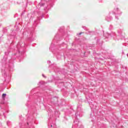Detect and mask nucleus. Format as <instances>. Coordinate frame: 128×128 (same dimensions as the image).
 Instances as JSON below:
<instances>
[{
	"instance_id": "f257e3e1",
	"label": "nucleus",
	"mask_w": 128,
	"mask_h": 128,
	"mask_svg": "<svg viewBox=\"0 0 128 128\" xmlns=\"http://www.w3.org/2000/svg\"><path fill=\"white\" fill-rule=\"evenodd\" d=\"M24 46H26V44L24 42L22 43L20 42H18L14 49V52L15 53L12 54V57L8 61L9 64H13L14 61L12 60H16V58H18L19 62H20V60H22L24 54V52H26V48H24Z\"/></svg>"
},
{
	"instance_id": "f03ea898",
	"label": "nucleus",
	"mask_w": 128,
	"mask_h": 128,
	"mask_svg": "<svg viewBox=\"0 0 128 128\" xmlns=\"http://www.w3.org/2000/svg\"><path fill=\"white\" fill-rule=\"evenodd\" d=\"M76 118L74 121V125L72 126V128H84V126L82 124V122L78 120V118H82L83 116L82 109V105L78 104L77 106V112L75 114Z\"/></svg>"
},
{
	"instance_id": "7ed1b4c3",
	"label": "nucleus",
	"mask_w": 128,
	"mask_h": 128,
	"mask_svg": "<svg viewBox=\"0 0 128 128\" xmlns=\"http://www.w3.org/2000/svg\"><path fill=\"white\" fill-rule=\"evenodd\" d=\"M14 68L13 65L4 64L2 68V75L6 78L5 80L7 82H10V76L8 74L10 72L12 71Z\"/></svg>"
},
{
	"instance_id": "20e7f679",
	"label": "nucleus",
	"mask_w": 128,
	"mask_h": 128,
	"mask_svg": "<svg viewBox=\"0 0 128 128\" xmlns=\"http://www.w3.org/2000/svg\"><path fill=\"white\" fill-rule=\"evenodd\" d=\"M104 37L106 38H108L109 40H110L112 38L115 40H118L124 38V36H122V31L121 30H118L116 34L114 32H112L110 34L106 33L104 34Z\"/></svg>"
},
{
	"instance_id": "39448f33",
	"label": "nucleus",
	"mask_w": 128,
	"mask_h": 128,
	"mask_svg": "<svg viewBox=\"0 0 128 128\" xmlns=\"http://www.w3.org/2000/svg\"><path fill=\"white\" fill-rule=\"evenodd\" d=\"M50 50H51V52H53V54H54L55 56H56L57 60H60L64 55L63 53H60V52H58V48H56V45H54V44L53 43L51 44Z\"/></svg>"
},
{
	"instance_id": "423d86ee",
	"label": "nucleus",
	"mask_w": 128,
	"mask_h": 128,
	"mask_svg": "<svg viewBox=\"0 0 128 128\" xmlns=\"http://www.w3.org/2000/svg\"><path fill=\"white\" fill-rule=\"evenodd\" d=\"M63 36H66V34H64V26H61L59 28V33H58L54 38V40H57V42H58V40H62V38Z\"/></svg>"
},
{
	"instance_id": "0eeeda50",
	"label": "nucleus",
	"mask_w": 128,
	"mask_h": 128,
	"mask_svg": "<svg viewBox=\"0 0 128 128\" xmlns=\"http://www.w3.org/2000/svg\"><path fill=\"white\" fill-rule=\"evenodd\" d=\"M46 108H48V114L50 116V118H54L58 114V111L56 110L54 108V107H47Z\"/></svg>"
},
{
	"instance_id": "6e6552de",
	"label": "nucleus",
	"mask_w": 128,
	"mask_h": 128,
	"mask_svg": "<svg viewBox=\"0 0 128 128\" xmlns=\"http://www.w3.org/2000/svg\"><path fill=\"white\" fill-rule=\"evenodd\" d=\"M25 34L27 36L28 40H31V42H34V30H31L28 29L25 32Z\"/></svg>"
},
{
	"instance_id": "1a4fd4ad",
	"label": "nucleus",
	"mask_w": 128,
	"mask_h": 128,
	"mask_svg": "<svg viewBox=\"0 0 128 128\" xmlns=\"http://www.w3.org/2000/svg\"><path fill=\"white\" fill-rule=\"evenodd\" d=\"M86 100L88 104H90V108L92 110H96V103L92 98H90V97H86Z\"/></svg>"
},
{
	"instance_id": "9d476101",
	"label": "nucleus",
	"mask_w": 128,
	"mask_h": 128,
	"mask_svg": "<svg viewBox=\"0 0 128 128\" xmlns=\"http://www.w3.org/2000/svg\"><path fill=\"white\" fill-rule=\"evenodd\" d=\"M38 16H37L36 20L34 21V26H36V24L40 22V21L42 20V18H44V14L41 12H38Z\"/></svg>"
},
{
	"instance_id": "9b49d317",
	"label": "nucleus",
	"mask_w": 128,
	"mask_h": 128,
	"mask_svg": "<svg viewBox=\"0 0 128 128\" xmlns=\"http://www.w3.org/2000/svg\"><path fill=\"white\" fill-rule=\"evenodd\" d=\"M12 50V49L11 48H9L7 52H4L5 55L2 60V64H6V60H8V56L10 54V50Z\"/></svg>"
},
{
	"instance_id": "f8f14e48",
	"label": "nucleus",
	"mask_w": 128,
	"mask_h": 128,
	"mask_svg": "<svg viewBox=\"0 0 128 128\" xmlns=\"http://www.w3.org/2000/svg\"><path fill=\"white\" fill-rule=\"evenodd\" d=\"M10 38H12V40H13L12 41V43L10 44V46L12 48V44H14V42H16L18 40V38L16 36V33L14 32V31L12 32L11 33Z\"/></svg>"
},
{
	"instance_id": "ddd939ff",
	"label": "nucleus",
	"mask_w": 128,
	"mask_h": 128,
	"mask_svg": "<svg viewBox=\"0 0 128 128\" xmlns=\"http://www.w3.org/2000/svg\"><path fill=\"white\" fill-rule=\"evenodd\" d=\"M46 1L44 0H41L40 2L38 4V6H36V8L40 10V8H42V6H46Z\"/></svg>"
},
{
	"instance_id": "4468645a",
	"label": "nucleus",
	"mask_w": 128,
	"mask_h": 128,
	"mask_svg": "<svg viewBox=\"0 0 128 128\" xmlns=\"http://www.w3.org/2000/svg\"><path fill=\"white\" fill-rule=\"evenodd\" d=\"M54 3V0H50L47 3V8H52Z\"/></svg>"
},
{
	"instance_id": "2eb2a0df",
	"label": "nucleus",
	"mask_w": 128,
	"mask_h": 128,
	"mask_svg": "<svg viewBox=\"0 0 128 128\" xmlns=\"http://www.w3.org/2000/svg\"><path fill=\"white\" fill-rule=\"evenodd\" d=\"M53 70H54V72H58V74H64V70H61L60 68L56 67H54Z\"/></svg>"
},
{
	"instance_id": "dca6fc26",
	"label": "nucleus",
	"mask_w": 128,
	"mask_h": 128,
	"mask_svg": "<svg viewBox=\"0 0 128 128\" xmlns=\"http://www.w3.org/2000/svg\"><path fill=\"white\" fill-rule=\"evenodd\" d=\"M116 12H114V14H122V12L118 8H114Z\"/></svg>"
},
{
	"instance_id": "f3484780",
	"label": "nucleus",
	"mask_w": 128,
	"mask_h": 128,
	"mask_svg": "<svg viewBox=\"0 0 128 128\" xmlns=\"http://www.w3.org/2000/svg\"><path fill=\"white\" fill-rule=\"evenodd\" d=\"M112 62H113V64H120V60L114 58L112 60Z\"/></svg>"
},
{
	"instance_id": "a211bd4d",
	"label": "nucleus",
	"mask_w": 128,
	"mask_h": 128,
	"mask_svg": "<svg viewBox=\"0 0 128 128\" xmlns=\"http://www.w3.org/2000/svg\"><path fill=\"white\" fill-rule=\"evenodd\" d=\"M48 128H56V124H54L52 125V124L50 122L48 123Z\"/></svg>"
},
{
	"instance_id": "6ab92c4d",
	"label": "nucleus",
	"mask_w": 128,
	"mask_h": 128,
	"mask_svg": "<svg viewBox=\"0 0 128 128\" xmlns=\"http://www.w3.org/2000/svg\"><path fill=\"white\" fill-rule=\"evenodd\" d=\"M105 20L107 22H110V20H112V17L110 16H107L106 17Z\"/></svg>"
},
{
	"instance_id": "aec40b11",
	"label": "nucleus",
	"mask_w": 128,
	"mask_h": 128,
	"mask_svg": "<svg viewBox=\"0 0 128 128\" xmlns=\"http://www.w3.org/2000/svg\"><path fill=\"white\" fill-rule=\"evenodd\" d=\"M76 62H78L79 64H84V62H86L84 60H77Z\"/></svg>"
},
{
	"instance_id": "412c9836",
	"label": "nucleus",
	"mask_w": 128,
	"mask_h": 128,
	"mask_svg": "<svg viewBox=\"0 0 128 128\" xmlns=\"http://www.w3.org/2000/svg\"><path fill=\"white\" fill-rule=\"evenodd\" d=\"M6 124L8 126H12V122L10 120L7 121Z\"/></svg>"
},
{
	"instance_id": "4be33fe9",
	"label": "nucleus",
	"mask_w": 128,
	"mask_h": 128,
	"mask_svg": "<svg viewBox=\"0 0 128 128\" xmlns=\"http://www.w3.org/2000/svg\"><path fill=\"white\" fill-rule=\"evenodd\" d=\"M2 30L3 34H6L8 32V29H6V28H3Z\"/></svg>"
},
{
	"instance_id": "5701e85b",
	"label": "nucleus",
	"mask_w": 128,
	"mask_h": 128,
	"mask_svg": "<svg viewBox=\"0 0 128 128\" xmlns=\"http://www.w3.org/2000/svg\"><path fill=\"white\" fill-rule=\"evenodd\" d=\"M108 29L110 30H114V26H112V25L110 24L109 26Z\"/></svg>"
},
{
	"instance_id": "b1692460",
	"label": "nucleus",
	"mask_w": 128,
	"mask_h": 128,
	"mask_svg": "<svg viewBox=\"0 0 128 128\" xmlns=\"http://www.w3.org/2000/svg\"><path fill=\"white\" fill-rule=\"evenodd\" d=\"M82 28L85 30H88V28H86V26H82Z\"/></svg>"
},
{
	"instance_id": "393cba45",
	"label": "nucleus",
	"mask_w": 128,
	"mask_h": 128,
	"mask_svg": "<svg viewBox=\"0 0 128 128\" xmlns=\"http://www.w3.org/2000/svg\"><path fill=\"white\" fill-rule=\"evenodd\" d=\"M102 54H106V50H103V51L102 52Z\"/></svg>"
},
{
	"instance_id": "a878e982",
	"label": "nucleus",
	"mask_w": 128,
	"mask_h": 128,
	"mask_svg": "<svg viewBox=\"0 0 128 128\" xmlns=\"http://www.w3.org/2000/svg\"><path fill=\"white\" fill-rule=\"evenodd\" d=\"M6 94H3L2 95V98H6Z\"/></svg>"
},
{
	"instance_id": "bb28decb",
	"label": "nucleus",
	"mask_w": 128,
	"mask_h": 128,
	"mask_svg": "<svg viewBox=\"0 0 128 128\" xmlns=\"http://www.w3.org/2000/svg\"><path fill=\"white\" fill-rule=\"evenodd\" d=\"M122 68L126 70H128V68H126V66H122Z\"/></svg>"
},
{
	"instance_id": "cd10ccee",
	"label": "nucleus",
	"mask_w": 128,
	"mask_h": 128,
	"mask_svg": "<svg viewBox=\"0 0 128 128\" xmlns=\"http://www.w3.org/2000/svg\"><path fill=\"white\" fill-rule=\"evenodd\" d=\"M40 84H44L46 83L44 81H41L39 82Z\"/></svg>"
},
{
	"instance_id": "c85d7f7f",
	"label": "nucleus",
	"mask_w": 128,
	"mask_h": 128,
	"mask_svg": "<svg viewBox=\"0 0 128 128\" xmlns=\"http://www.w3.org/2000/svg\"><path fill=\"white\" fill-rule=\"evenodd\" d=\"M60 84L61 86H64V82H59V86Z\"/></svg>"
},
{
	"instance_id": "c756f323",
	"label": "nucleus",
	"mask_w": 128,
	"mask_h": 128,
	"mask_svg": "<svg viewBox=\"0 0 128 128\" xmlns=\"http://www.w3.org/2000/svg\"><path fill=\"white\" fill-rule=\"evenodd\" d=\"M20 120H23L24 118L22 117V116H20Z\"/></svg>"
},
{
	"instance_id": "7c9ffc66",
	"label": "nucleus",
	"mask_w": 128,
	"mask_h": 128,
	"mask_svg": "<svg viewBox=\"0 0 128 128\" xmlns=\"http://www.w3.org/2000/svg\"><path fill=\"white\" fill-rule=\"evenodd\" d=\"M89 34H94V31H88Z\"/></svg>"
},
{
	"instance_id": "2f4dec72",
	"label": "nucleus",
	"mask_w": 128,
	"mask_h": 128,
	"mask_svg": "<svg viewBox=\"0 0 128 128\" xmlns=\"http://www.w3.org/2000/svg\"><path fill=\"white\" fill-rule=\"evenodd\" d=\"M47 64H52V62H50V60H48V61L47 62Z\"/></svg>"
},
{
	"instance_id": "473e14b6",
	"label": "nucleus",
	"mask_w": 128,
	"mask_h": 128,
	"mask_svg": "<svg viewBox=\"0 0 128 128\" xmlns=\"http://www.w3.org/2000/svg\"><path fill=\"white\" fill-rule=\"evenodd\" d=\"M82 34V32H80L79 34H78V36H80V34Z\"/></svg>"
},
{
	"instance_id": "72a5a7b5",
	"label": "nucleus",
	"mask_w": 128,
	"mask_h": 128,
	"mask_svg": "<svg viewBox=\"0 0 128 128\" xmlns=\"http://www.w3.org/2000/svg\"><path fill=\"white\" fill-rule=\"evenodd\" d=\"M116 16V20H118V18L116 16Z\"/></svg>"
},
{
	"instance_id": "f704fd0d",
	"label": "nucleus",
	"mask_w": 128,
	"mask_h": 128,
	"mask_svg": "<svg viewBox=\"0 0 128 128\" xmlns=\"http://www.w3.org/2000/svg\"><path fill=\"white\" fill-rule=\"evenodd\" d=\"M53 66H54V65H50L49 66V67H50V68H53Z\"/></svg>"
},
{
	"instance_id": "c9c22d12",
	"label": "nucleus",
	"mask_w": 128,
	"mask_h": 128,
	"mask_svg": "<svg viewBox=\"0 0 128 128\" xmlns=\"http://www.w3.org/2000/svg\"><path fill=\"white\" fill-rule=\"evenodd\" d=\"M42 76L43 78H46V76H44V74H42Z\"/></svg>"
},
{
	"instance_id": "e433bc0d",
	"label": "nucleus",
	"mask_w": 128,
	"mask_h": 128,
	"mask_svg": "<svg viewBox=\"0 0 128 128\" xmlns=\"http://www.w3.org/2000/svg\"><path fill=\"white\" fill-rule=\"evenodd\" d=\"M97 122H100V120H98V117Z\"/></svg>"
},
{
	"instance_id": "4c0bfd02",
	"label": "nucleus",
	"mask_w": 128,
	"mask_h": 128,
	"mask_svg": "<svg viewBox=\"0 0 128 128\" xmlns=\"http://www.w3.org/2000/svg\"><path fill=\"white\" fill-rule=\"evenodd\" d=\"M2 38H0V42H2Z\"/></svg>"
},
{
	"instance_id": "58836bf2",
	"label": "nucleus",
	"mask_w": 128,
	"mask_h": 128,
	"mask_svg": "<svg viewBox=\"0 0 128 128\" xmlns=\"http://www.w3.org/2000/svg\"><path fill=\"white\" fill-rule=\"evenodd\" d=\"M24 14V12L22 13L21 16H23V14Z\"/></svg>"
},
{
	"instance_id": "ea45409f",
	"label": "nucleus",
	"mask_w": 128,
	"mask_h": 128,
	"mask_svg": "<svg viewBox=\"0 0 128 128\" xmlns=\"http://www.w3.org/2000/svg\"><path fill=\"white\" fill-rule=\"evenodd\" d=\"M56 80H60V79H58V78H56Z\"/></svg>"
},
{
	"instance_id": "a19ab883",
	"label": "nucleus",
	"mask_w": 128,
	"mask_h": 128,
	"mask_svg": "<svg viewBox=\"0 0 128 128\" xmlns=\"http://www.w3.org/2000/svg\"><path fill=\"white\" fill-rule=\"evenodd\" d=\"M92 122H94V120L92 119Z\"/></svg>"
},
{
	"instance_id": "79ce46f5",
	"label": "nucleus",
	"mask_w": 128,
	"mask_h": 128,
	"mask_svg": "<svg viewBox=\"0 0 128 128\" xmlns=\"http://www.w3.org/2000/svg\"><path fill=\"white\" fill-rule=\"evenodd\" d=\"M97 42H100V40H98Z\"/></svg>"
},
{
	"instance_id": "37998d69",
	"label": "nucleus",
	"mask_w": 128,
	"mask_h": 128,
	"mask_svg": "<svg viewBox=\"0 0 128 128\" xmlns=\"http://www.w3.org/2000/svg\"><path fill=\"white\" fill-rule=\"evenodd\" d=\"M52 82V80L48 81L49 82Z\"/></svg>"
},
{
	"instance_id": "c03bdc74",
	"label": "nucleus",
	"mask_w": 128,
	"mask_h": 128,
	"mask_svg": "<svg viewBox=\"0 0 128 128\" xmlns=\"http://www.w3.org/2000/svg\"><path fill=\"white\" fill-rule=\"evenodd\" d=\"M2 26V24L0 23V26Z\"/></svg>"
},
{
	"instance_id": "a18cd8bd",
	"label": "nucleus",
	"mask_w": 128,
	"mask_h": 128,
	"mask_svg": "<svg viewBox=\"0 0 128 128\" xmlns=\"http://www.w3.org/2000/svg\"><path fill=\"white\" fill-rule=\"evenodd\" d=\"M25 34V32H23V34Z\"/></svg>"
},
{
	"instance_id": "49530a36",
	"label": "nucleus",
	"mask_w": 128,
	"mask_h": 128,
	"mask_svg": "<svg viewBox=\"0 0 128 128\" xmlns=\"http://www.w3.org/2000/svg\"><path fill=\"white\" fill-rule=\"evenodd\" d=\"M102 44H100V46H102Z\"/></svg>"
},
{
	"instance_id": "de8ad7c7",
	"label": "nucleus",
	"mask_w": 128,
	"mask_h": 128,
	"mask_svg": "<svg viewBox=\"0 0 128 128\" xmlns=\"http://www.w3.org/2000/svg\"><path fill=\"white\" fill-rule=\"evenodd\" d=\"M77 64H78V63H76Z\"/></svg>"
},
{
	"instance_id": "09e8293b",
	"label": "nucleus",
	"mask_w": 128,
	"mask_h": 128,
	"mask_svg": "<svg viewBox=\"0 0 128 128\" xmlns=\"http://www.w3.org/2000/svg\"><path fill=\"white\" fill-rule=\"evenodd\" d=\"M126 74H128V72H126Z\"/></svg>"
},
{
	"instance_id": "8fccbe9b",
	"label": "nucleus",
	"mask_w": 128,
	"mask_h": 128,
	"mask_svg": "<svg viewBox=\"0 0 128 128\" xmlns=\"http://www.w3.org/2000/svg\"><path fill=\"white\" fill-rule=\"evenodd\" d=\"M122 54H124V52H122Z\"/></svg>"
},
{
	"instance_id": "3c124183",
	"label": "nucleus",
	"mask_w": 128,
	"mask_h": 128,
	"mask_svg": "<svg viewBox=\"0 0 128 128\" xmlns=\"http://www.w3.org/2000/svg\"><path fill=\"white\" fill-rule=\"evenodd\" d=\"M0 124H2L0 123Z\"/></svg>"
}]
</instances>
